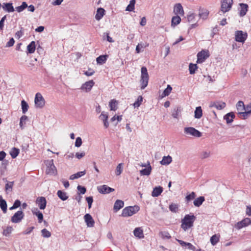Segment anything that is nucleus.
Segmentation results:
<instances>
[{"label":"nucleus","mask_w":251,"mask_h":251,"mask_svg":"<svg viewBox=\"0 0 251 251\" xmlns=\"http://www.w3.org/2000/svg\"><path fill=\"white\" fill-rule=\"evenodd\" d=\"M241 118L243 119H246L249 115V114L245 111V112L241 111L238 113Z\"/></svg>","instance_id":"052dcab7"},{"label":"nucleus","mask_w":251,"mask_h":251,"mask_svg":"<svg viewBox=\"0 0 251 251\" xmlns=\"http://www.w3.org/2000/svg\"><path fill=\"white\" fill-rule=\"evenodd\" d=\"M79 194H84L86 191V189L84 187L78 185L77 187Z\"/></svg>","instance_id":"bf43d9fd"},{"label":"nucleus","mask_w":251,"mask_h":251,"mask_svg":"<svg viewBox=\"0 0 251 251\" xmlns=\"http://www.w3.org/2000/svg\"><path fill=\"white\" fill-rule=\"evenodd\" d=\"M122 119V116L121 115V116H117V115H114L113 117H112L110 119V121L111 122H114L116 120H117L118 122H120Z\"/></svg>","instance_id":"69168bd1"},{"label":"nucleus","mask_w":251,"mask_h":251,"mask_svg":"<svg viewBox=\"0 0 251 251\" xmlns=\"http://www.w3.org/2000/svg\"><path fill=\"white\" fill-rule=\"evenodd\" d=\"M245 110L249 114L251 113V102L245 107Z\"/></svg>","instance_id":"774afa93"},{"label":"nucleus","mask_w":251,"mask_h":251,"mask_svg":"<svg viewBox=\"0 0 251 251\" xmlns=\"http://www.w3.org/2000/svg\"><path fill=\"white\" fill-rule=\"evenodd\" d=\"M85 222L88 227H93L95 221L90 214H86L84 216Z\"/></svg>","instance_id":"2eb2a0df"},{"label":"nucleus","mask_w":251,"mask_h":251,"mask_svg":"<svg viewBox=\"0 0 251 251\" xmlns=\"http://www.w3.org/2000/svg\"><path fill=\"white\" fill-rule=\"evenodd\" d=\"M21 106L23 113L24 114L25 113L29 107L27 103L25 100H23L21 101Z\"/></svg>","instance_id":"a18cd8bd"},{"label":"nucleus","mask_w":251,"mask_h":251,"mask_svg":"<svg viewBox=\"0 0 251 251\" xmlns=\"http://www.w3.org/2000/svg\"><path fill=\"white\" fill-rule=\"evenodd\" d=\"M205 199L204 197L201 196L196 199L194 201V204L195 206L199 207L201 206L203 202L204 201Z\"/></svg>","instance_id":"7c9ffc66"},{"label":"nucleus","mask_w":251,"mask_h":251,"mask_svg":"<svg viewBox=\"0 0 251 251\" xmlns=\"http://www.w3.org/2000/svg\"><path fill=\"white\" fill-rule=\"evenodd\" d=\"M98 190L99 193L101 194H105L113 192L114 191V189L108 187L106 185H103L98 187Z\"/></svg>","instance_id":"ddd939ff"},{"label":"nucleus","mask_w":251,"mask_h":251,"mask_svg":"<svg viewBox=\"0 0 251 251\" xmlns=\"http://www.w3.org/2000/svg\"><path fill=\"white\" fill-rule=\"evenodd\" d=\"M172 161V158L171 156L168 155L164 156L162 160L160 162V164L162 165H168L170 164Z\"/></svg>","instance_id":"cd10ccee"},{"label":"nucleus","mask_w":251,"mask_h":251,"mask_svg":"<svg viewBox=\"0 0 251 251\" xmlns=\"http://www.w3.org/2000/svg\"><path fill=\"white\" fill-rule=\"evenodd\" d=\"M58 197L62 201H66L68 199V196L67 193L65 192H63L61 190H58L57 192Z\"/></svg>","instance_id":"4c0bfd02"},{"label":"nucleus","mask_w":251,"mask_h":251,"mask_svg":"<svg viewBox=\"0 0 251 251\" xmlns=\"http://www.w3.org/2000/svg\"><path fill=\"white\" fill-rule=\"evenodd\" d=\"M182 109L180 106H176L175 107L172 111V116L173 118L176 119H178L179 116H180V113L181 112Z\"/></svg>","instance_id":"b1692460"},{"label":"nucleus","mask_w":251,"mask_h":251,"mask_svg":"<svg viewBox=\"0 0 251 251\" xmlns=\"http://www.w3.org/2000/svg\"><path fill=\"white\" fill-rule=\"evenodd\" d=\"M181 22V18L178 15L174 16L172 19L171 25L175 27L178 25Z\"/></svg>","instance_id":"c756f323"},{"label":"nucleus","mask_w":251,"mask_h":251,"mask_svg":"<svg viewBox=\"0 0 251 251\" xmlns=\"http://www.w3.org/2000/svg\"><path fill=\"white\" fill-rule=\"evenodd\" d=\"M236 108L238 113L245 110V106L243 101L240 100L237 102L236 104Z\"/></svg>","instance_id":"a19ab883"},{"label":"nucleus","mask_w":251,"mask_h":251,"mask_svg":"<svg viewBox=\"0 0 251 251\" xmlns=\"http://www.w3.org/2000/svg\"><path fill=\"white\" fill-rule=\"evenodd\" d=\"M14 182H8L5 184V189L7 193L11 192L12 191Z\"/></svg>","instance_id":"49530a36"},{"label":"nucleus","mask_w":251,"mask_h":251,"mask_svg":"<svg viewBox=\"0 0 251 251\" xmlns=\"http://www.w3.org/2000/svg\"><path fill=\"white\" fill-rule=\"evenodd\" d=\"M99 118L103 122L105 128H107L109 127V123L108 122V114L105 113L104 112H102L99 116Z\"/></svg>","instance_id":"f3484780"},{"label":"nucleus","mask_w":251,"mask_h":251,"mask_svg":"<svg viewBox=\"0 0 251 251\" xmlns=\"http://www.w3.org/2000/svg\"><path fill=\"white\" fill-rule=\"evenodd\" d=\"M152 168L150 165V162L148 161L147 168L140 171V174L141 176H149L151 172Z\"/></svg>","instance_id":"a211bd4d"},{"label":"nucleus","mask_w":251,"mask_h":251,"mask_svg":"<svg viewBox=\"0 0 251 251\" xmlns=\"http://www.w3.org/2000/svg\"><path fill=\"white\" fill-rule=\"evenodd\" d=\"M124 206V202L123 201L118 200H117L114 205V210L115 212H117L121 208H123Z\"/></svg>","instance_id":"393cba45"},{"label":"nucleus","mask_w":251,"mask_h":251,"mask_svg":"<svg viewBox=\"0 0 251 251\" xmlns=\"http://www.w3.org/2000/svg\"><path fill=\"white\" fill-rule=\"evenodd\" d=\"M0 207L3 211V212L5 213L7 211V204L5 200H4L2 197L0 196Z\"/></svg>","instance_id":"2f4dec72"},{"label":"nucleus","mask_w":251,"mask_h":251,"mask_svg":"<svg viewBox=\"0 0 251 251\" xmlns=\"http://www.w3.org/2000/svg\"><path fill=\"white\" fill-rule=\"evenodd\" d=\"M133 234L136 237L139 239H143L144 238L143 230L142 227L135 228L133 231Z\"/></svg>","instance_id":"6ab92c4d"},{"label":"nucleus","mask_w":251,"mask_h":251,"mask_svg":"<svg viewBox=\"0 0 251 251\" xmlns=\"http://www.w3.org/2000/svg\"><path fill=\"white\" fill-rule=\"evenodd\" d=\"M42 235L45 238H49L51 236V233L46 228L41 230Z\"/></svg>","instance_id":"4d7b16f0"},{"label":"nucleus","mask_w":251,"mask_h":251,"mask_svg":"<svg viewBox=\"0 0 251 251\" xmlns=\"http://www.w3.org/2000/svg\"><path fill=\"white\" fill-rule=\"evenodd\" d=\"M141 89H144L148 85L149 76L148 73L147 69L146 67H142L141 68Z\"/></svg>","instance_id":"f03ea898"},{"label":"nucleus","mask_w":251,"mask_h":251,"mask_svg":"<svg viewBox=\"0 0 251 251\" xmlns=\"http://www.w3.org/2000/svg\"><path fill=\"white\" fill-rule=\"evenodd\" d=\"M209 12L206 9L201 8L199 9V16L200 18H202L203 20H206L208 16Z\"/></svg>","instance_id":"412c9836"},{"label":"nucleus","mask_w":251,"mask_h":251,"mask_svg":"<svg viewBox=\"0 0 251 251\" xmlns=\"http://www.w3.org/2000/svg\"><path fill=\"white\" fill-rule=\"evenodd\" d=\"M172 90V88L170 85H167V87L163 92L161 97L163 98L164 97L168 96Z\"/></svg>","instance_id":"37998d69"},{"label":"nucleus","mask_w":251,"mask_h":251,"mask_svg":"<svg viewBox=\"0 0 251 251\" xmlns=\"http://www.w3.org/2000/svg\"><path fill=\"white\" fill-rule=\"evenodd\" d=\"M251 224V220L249 218H246L241 221L238 222L235 225V227L237 229H240L242 228L247 226Z\"/></svg>","instance_id":"9d476101"},{"label":"nucleus","mask_w":251,"mask_h":251,"mask_svg":"<svg viewBox=\"0 0 251 251\" xmlns=\"http://www.w3.org/2000/svg\"><path fill=\"white\" fill-rule=\"evenodd\" d=\"M209 56V53L207 50H202L197 54L198 63H202Z\"/></svg>","instance_id":"1a4fd4ad"},{"label":"nucleus","mask_w":251,"mask_h":251,"mask_svg":"<svg viewBox=\"0 0 251 251\" xmlns=\"http://www.w3.org/2000/svg\"><path fill=\"white\" fill-rule=\"evenodd\" d=\"M117 104L118 101L116 100H112L109 101V106L110 108V110L111 111H116L117 108Z\"/></svg>","instance_id":"f704fd0d"},{"label":"nucleus","mask_w":251,"mask_h":251,"mask_svg":"<svg viewBox=\"0 0 251 251\" xmlns=\"http://www.w3.org/2000/svg\"><path fill=\"white\" fill-rule=\"evenodd\" d=\"M202 116V110L201 106L197 107L195 111V118L200 119Z\"/></svg>","instance_id":"c9c22d12"},{"label":"nucleus","mask_w":251,"mask_h":251,"mask_svg":"<svg viewBox=\"0 0 251 251\" xmlns=\"http://www.w3.org/2000/svg\"><path fill=\"white\" fill-rule=\"evenodd\" d=\"M36 202L40 209H44L46 208L47 201L45 198L43 197H38Z\"/></svg>","instance_id":"dca6fc26"},{"label":"nucleus","mask_w":251,"mask_h":251,"mask_svg":"<svg viewBox=\"0 0 251 251\" xmlns=\"http://www.w3.org/2000/svg\"><path fill=\"white\" fill-rule=\"evenodd\" d=\"M143 101V98L141 96H139L137 100L135 101V102L133 104V105L134 107H138L142 103Z\"/></svg>","instance_id":"864d4df0"},{"label":"nucleus","mask_w":251,"mask_h":251,"mask_svg":"<svg viewBox=\"0 0 251 251\" xmlns=\"http://www.w3.org/2000/svg\"><path fill=\"white\" fill-rule=\"evenodd\" d=\"M12 230H13V228L12 226H6V227L3 228L2 234L4 236H8L11 233Z\"/></svg>","instance_id":"de8ad7c7"},{"label":"nucleus","mask_w":251,"mask_h":251,"mask_svg":"<svg viewBox=\"0 0 251 251\" xmlns=\"http://www.w3.org/2000/svg\"><path fill=\"white\" fill-rule=\"evenodd\" d=\"M2 7L4 11L8 12H12L14 11V7L11 3H4Z\"/></svg>","instance_id":"bb28decb"},{"label":"nucleus","mask_w":251,"mask_h":251,"mask_svg":"<svg viewBox=\"0 0 251 251\" xmlns=\"http://www.w3.org/2000/svg\"><path fill=\"white\" fill-rule=\"evenodd\" d=\"M94 84V81L93 80H91L83 84L80 89L85 92H88L91 90Z\"/></svg>","instance_id":"f8f14e48"},{"label":"nucleus","mask_w":251,"mask_h":251,"mask_svg":"<svg viewBox=\"0 0 251 251\" xmlns=\"http://www.w3.org/2000/svg\"><path fill=\"white\" fill-rule=\"evenodd\" d=\"M15 41L13 38H11L9 41L7 43L6 47H10L13 46Z\"/></svg>","instance_id":"338daca9"},{"label":"nucleus","mask_w":251,"mask_h":251,"mask_svg":"<svg viewBox=\"0 0 251 251\" xmlns=\"http://www.w3.org/2000/svg\"><path fill=\"white\" fill-rule=\"evenodd\" d=\"M140 209L137 205L128 206L123 209L121 216L124 217H130L137 213Z\"/></svg>","instance_id":"7ed1b4c3"},{"label":"nucleus","mask_w":251,"mask_h":251,"mask_svg":"<svg viewBox=\"0 0 251 251\" xmlns=\"http://www.w3.org/2000/svg\"><path fill=\"white\" fill-rule=\"evenodd\" d=\"M27 7V4L25 2H23L22 5L16 7V10L18 12L23 11L25 8Z\"/></svg>","instance_id":"603ef678"},{"label":"nucleus","mask_w":251,"mask_h":251,"mask_svg":"<svg viewBox=\"0 0 251 251\" xmlns=\"http://www.w3.org/2000/svg\"><path fill=\"white\" fill-rule=\"evenodd\" d=\"M35 50V43L32 41L27 47V53H33Z\"/></svg>","instance_id":"72a5a7b5"},{"label":"nucleus","mask_w":251,"mask_h":251,"mask_svg":"<svg viewBox=\"0 0 251 251\" xmlns=\"http://www.w3.org/2000/svg\"><path fill=\"white\" fill-rule=\"evenodd\" d=\"M86 174V171H81L77 172V173L72 175L70 176V179L74 180L75 179H77L78 178L80 177L81 176H84Z\"/></svg>","instance_id":"473e14b6"},{"label":"nucleus","mask_w":251,"mask_h":251,"mask_svg":"<svg viewBox=\"0 0 251 251\" xmlns=\"http://www.w3.org/2000/svg\"><path fill=\"white\" fill-rule=\"evenodd\" d=\"M235 116L233 112H230L226 114L224 117V119L226 121L227 124H231L235 118Z\"/></svg>","instance_id":"4be33fe9"},{"label":"nucleus","mask_w":251,"mask_h":251,"mask_svg":"<svg viewBox=\"0 0 251 251\" xmlns=\"http://www.w3.org/2000/svg\"><path fill=\"white\" fill-rule=\"evenodd\" d=\"M197 64H194L192 63H190L189 66V70L190 74L193 75L195 73L196 70L197 69Z\"/></svg>","instance_id":"8fccbe9b"},{"label":"nucleus","mask_w":251,"mask_h":251,"mask_svg":"<svg viewBox=\"0 0 251 251\" xmlns=\"http://www.w3.org/2000/svg\"><path fill=\"white\" fill-rule=\"evenodd\" d=\"M240 10L239 12V15L240 17L244 16L248 11L249 6L246 3H240Z\"/></svg>","instance_id":"aec40b11"},{"label":"nucleus","mask_w":251,"mask_h":251,"mask_svg":"<svg viewBox=\"0 0 251 251\" xmlns=\"http://www.w3.org/2000/svg\"><path fill=\"white\" fill-rule=\"evenodd\" d=\"M173 12L176 15H180L183 16L184 14L183 7L179 3L175 4Z\"/></svg>","instance_id":"4468645a"},{"label":"nucleus","mask_w":251,"mask_h":251,"mask_svg":"<svg viewBox=\"0 0 251 251\" xmlns=\"http://www.w3.org/2000/svg\"><path fill=\"white\" fill-rule=\"evenodd\" d=\"M220 235L219 234H215L210 238V242L213 246H215L218 243L220 240Z\"/></svg>","instance_id":"e433bc0d"},{"label":"nucleus","mask_w":251,"mask_h":251,"mask_svg":"<svg viewBox=\"0 0 251 251\" xmlns=\"http://www.w3.org/2000/svg\"><path fill=\"white\" fill-rule=\"evenodd\" d=\"M27 119L28 118L25 115L22 116L20 118V126L22 129H23L25 127L26 122L27 120Z\"/></svg>","instance_id":"79ce46f5"},{"label":"nucleus","mask_w":251,"mask_h":251,"mask_svg":"<svg viewBox=\"0 0 251 251\" xmlns=\"http://www.w3.org/2000/svg\"><path fill=\"white\" fill-rule=\"evenodd\" d=\"M123 163H120L118 165V166L116 167V174L117 176H119L121 174L122 171H123Z\"/></svg>","instance_id":"5fc2aeb1"},{"label":"nucleus","mask_w":251,"mask_h":251,"mask_svg":"<svg viewBox=\"0 0 251 251\" xmlns=\"http://www.w3.org/2000/svg\"><path fill=\"white\" fill-rule=\"evenodd\" d=\"M107 55H100L97 58V62L98 64H102L104 63L107 60Z\"/></svg>","instance_id":"ea45409f"},{"label":"nucleus","mask_w":251,"mask_h":251,"mask_svg":"<svg viewBox=\"0 0 251 251\" xmlns=\"http://www.w3.org/2000/svg\"><path fill=\"white\" fill-rule=\"evenodd\" d=\"M163 191V188L161 186L155 187L152 191L151 196L153 197L159 196Z\"/></svg>","instance_id":"a878e982"},{"label":"nucleus","mask_w":251,"mask_h":251,"mask_svg":"<svg viewBox=\"0 0 251 251\" xmlns=\"http://www.w3.org/2000/svg\"><path fill=\"white\" fill-rule=\"evenodd\" d=\"M169 209L173 212H176L178 210V205L175 203H172L169 205Z\"/></svg>","instance_id":"13d9d810"},{"label":"nucleus","mask_w":251,"mask_h":251,"mask_svg":"<svg viewBox=\"0 0 251 251\" xmlns=\"http://www.w3.org/2000/svg\"><path fill=\"white\" fill-rule=\"evenodd\" d=\"M184 133L187 135H191L195 137H200L202 134L201 132L193 127H186L184 128Z\"/></svg>","instance_id":"0eeeda50"},{"label":"nucleus","mask_w":251,"mask_h":251,"mask_svg":"<svg viewBox=\"0 0 251 251\" xmlns=\"http://www.w3.org/2000/svg\"><path fill=\"white\" fill-rule=\"evenodd\" d=\"M105 10L102 8H99L97 9V13L95 15V18L97 20H100L103 16Z\"/></svg>","instance_id":"c85d7f7f"},{"label":"nucleus","mask_w":251,"mask_h":251,"mask_svg":"<svg viewBox=\"0 0 251 251\" xmlns=\"http://www.w3.org/2000/svg\"><path fill=\"white\" fill-rule=\"evenodd\" d=\"M220 11L223 13L228 12L233 4V0H221Z\"/></svg>","instance_id":"39448f33"},{"label":"nucleus","mask_w":251,"mask_h":251,"mask_svg":"<svg viewBox=\"0 0 251 251\" xmlns=\"http://www.w3.org/2000/svg\"><path fill=\"white\" fill-rule=\"evenodd\" d=\"M86 200L88 204V208L90 209L92 206V203L93 202V199L92 197H86Z\"/></svg>","instance_id":"680f3d73"},{"label":"nucleus","mask_w":251,"mask_h":251,"mask_svg":"<svg viewBox=\"0 0 251 251\" xmlns=\"http://www.w3.org/2000/svg\"><path fill=\"white\" fill-rule=\"evenodd\" d=\"M34 102L35 106L36 108H42L44 106L45 104V101L43 97L40 93L36 94Z\"/></svg>","instance_id":"423d86ee"},{"label":"nucleus","mask_w":251,"mask_h":251,"mask_svg":"<svg viewBox=\"0 0 251 251\" xmlns=\"http://www.w3.org/2000/svg\"><path fill=\"white\" fill-rule=\"evenodd\" d=\"M159 236L163 239H169L171 238V235L168 232L163 231H160L159 233Z\"/></svg>","instance_id":"58836bf2"},{"label":"nucleus","mask_w":251,"mask_h":251,"mask_svg":"<svg viewBox=\"0 0 251 251\" xmlns=\"http://www.w3.org/2000/svg\"><path fill=\"white\" fill-rule=\"evenodd\" d=\"M24 214L22 211H18L11 217V221L12 223H18L23 219Z\"/></svg>","instance_id":"9b49d317"},{"label":"nucleus","mask_w":251,"mask_h":251,"mask_svg":"<svg viewBox=\"0 0 251 251\" xmlns=\"http://www.w3.org/2000/svg\"><path fill=\"white\" fill-rule=\"evenodd\" d=\"M196 197V194L194 192L187 195L185 197V201L187 203H188L191 200L194 199Z\"/></svg>","instance_id":"3c124183"},{"label":"nucleus","mask_w":251,"mask_h":251,"mask_svg":"<svg viewBox=\"0 0 251 251\" xmlns=\"http://www.w3.org/2000/svg\"><path fill=\"white\" fill-rule=\"evenodd\" d=\"M135 0H131L130 1L129 4L127 5L126 8V11H132L134 9V6L135 4Z\"/></svg>","instance_id":"c03bdc74"},{"label":"nucleus","mask_w":251,"mask_h":251,"mask_svg":"<svg viewBox=\"0 0 251 251\" xmlns=\"http://www.w3.org/2000/svg\"><path fill=\"white\" fill-rule=\"evenodd\" d=\"M248 37L247 32H244L241 30L236 31L235 33V41L238 42L244 43Z\"/></svg>","instance_id":"6e6552de"},{"label":"nucleus","mask_w":251,"mask_h":251,"mask_svg":"<svg viewBox=\"0 0 251 251\" xmlns=\"http://www.w3.org/2000/svg\"><path fill=\"white\" fill-rule=\"evenodd\" d=\"M33 214H35L36 216H37V217H38L39 223H42V222L43 220V215L42 213V212H40V211H38L37 212H36L33 211Z\"/></svg>","instance_id":"6e6d98bb"},{"label":"nucleus","mask_w":251,"mask_h":251,"mask_svg":"<svg viewBox=\"0 0 251 251\" xmlns=\"http://www.w3.org/2000/svg\"><path fill=\"white\" fill-rule=\"evenodd\" d=\"M82 143L81 138L79 137H77L75 142V146L76 147H79L81 146Z\"/></svg>","instance_id":"0e129e2a"},{"label":"nucleus","mask_w":251,"mask_h":251,"mask_svg":"<svg viewBox=\"0 0 251 251\" xmlns=\"http://www.w3.org/2000/svg\"><path fill=\"white\" fill-rule=\"evenodd\" d=\"M146 47V46H144V44H138L136 47V51L137 53H139L141 51L142 49Z\"/></svg>","instance_id":"e2e57ef3"},{"label":"nucleus","mask_w":251,"mask_h":251,"mask_svg":"<svg viewBox=\"0 0 251 251\" xmlns=\"http://www.w3.org/2000/svg\"><path fill=\"white\" fill-rule=\"evenodd\" d=\"M196 220V217L194 215H186L181 220V227L186 231L193 226V223Z\"/></svg>","instance_id":"f257e3e1"},{"label":"nucleus","mask_w":251,"mask_h":251,"mask_svg":"<svg viewBox=\"0 0 251 251\" xmlns=\"http://www.w3.org/2000/svg\"><path fill=\"white\" fill-rule=\"evenodd\" d=\"M47 169L46 173L50 175L56 176L57 174V169L53 164V160H50L47 161Z\"/></svg>","instance_id":"20e7f679"},{"label":"nucleus","mask_w":251,"mask_h":251,"mask_svg":"<svg viewBox=\"0 0 251 251\" xmlns=\"http://www.w3.org/2000/svg\"><path fill=\"white\" fill-rule=\"evenodd\" d=\"M19 153V150L15 148H12L10 152V154L12 158H16Z\"/></svg>","instance_id":"09e8293b"},{"label":"nucleus","mask_w":251,"mask_h":251,"mask_svg":"<svg viewBox=\"0 0 251 251\" xmlns=\"http://www.w3.org/2000/svg\"><path fill=\"white\" fill-rule=\"evenodd\" d=\"M226 106L225 102L223 101H216L211 104L210 106L215 107L218 110H221L224 108Z\"/></svg>","instance_id":"5701e85b"}]
</instances>
